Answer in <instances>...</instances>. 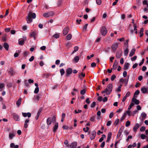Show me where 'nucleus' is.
<instances>
[{"mask_svg":"<svg viewBox=\"0 0 148 148\" xmlns=\"http://www.w3.org/2000/svg\"><path fill=\"white\" fill-rule=\"evenodd\" d=\"M113 86L112 84H109L107 86V88L101 92V93H106V95H108L110 94L112 91Z\"/></svg>","mask_w":148,"mask_h":148,"instance_id":"f257e3e1","label":"nucleus"},{"mask_svg":"<svg viewBox=\"0 0 148 148\" xmlns=\"http://www.w3.org/2000/svg\"><path fill=\"white\" fill-rule=\"evenodd\" d=\"M36 17V14L34 13H32L31 12H29L27 17V21L28 23H30L32 22V18L34 19Z\"/></svg>","mask_w":148,"mask_h":148,"instance_id":"f03ea898","label":"nucleus"},{"mask_svg":"<svg viewBox=\"0 0 148 148\" xmlns=\"http://www.w3.org/2000/svg\"><path fill=\"white\" fill-rule=\"evenodd\" d=\"M54 14V12L53 11H49L44 13L43 16L47 18L49 16H52Z\"/></svg>","mask_w":148,"mask_h":148,"instance_id":"7ed1b4c3","label":"nucleus"},{"mask_svg":"<svg viewBox=\"0 0 148 148\" xmlns=\"http://www.w3.org/2000/svg\"><path fill=\"white\" fill-rule=\"evenodd\" d=\"M23 39L22 40L21 39H19L18 40V44L20 45H23L25 43V42L27 38L26 36H23Z\"/></svg>","mask_w":148,"mask_h":148,"instance_id":"20e7f679","label":"nucleus"},{"mask_svg":"<svg viewBox=\"0 0 148 148\" xmlns=\"http://www.w3.org/2000/svg\"><path fill=\"white\" fill-rule=\"evenodd\" d=\"M107 32V29L105 26H103L100 29V33L103 36H105Z\"/></svg>","mask_w":148,"mask_h":148,"instance_id":"39448f33","label":"nucleus"},{"mask_svg":"<svg viewBox=\"0 0 148 148\" xmlns=\"http://www.w3.org/2000/svg\"><path fill=\"white\" fill-rule=\"evenodd\" d=\"M72 69L71 68H67L66 70V77H69V75L71 74L72 72Z\"/></svg>","mask_w":148,"mask_h":148,"instance_id":"423d86ee","label":"nucleus"},{"mask_svg":"<svg viewBox=\"0 0 148 148\" xmlns=\"http://www.w3.org/2000/svg\"><path fill=\"white\" fill-rule=\"evenodd\" d=\"M118 44L117 42H115L113 43L111 46V48L112 51L115 52L116 49L118 48Z\"/></svg>","mask_w":148,"mask_h":148,"instance_id":"0eeeda50","label":"nucleus"},{"mask_svg":"<svg viewBox=\"0 0 148 148\" xmlns=\"http://www.w3.org/2000/svg\"><path fill=\"white\" fill-rule=\"evenodd\" d=\"M122 55V52L121 51H116V57L117 58H120Z\"/></svg>","mask_w":148,"mask_h":148,"instance_id":"6e6552de","label":"nucleus"},{"mask_svg":"<svg viewBox=\"0 0 148 148\" xmlns=\"http://www.w3.org/2000/svg\"><path fill=\"white\" fill-rule=\"evenodd\" d=\"M69 30V28L68 27H65L63 31V34L64 35H66L68 33Z\"/></svg>","mask_w":148,"mask_h":148,"instance_id":"1a4fd4ad","label":"nucleus"},{"mask_svg":"<svg viewBox=\"0 0 148 148\" xmlns=\"http://www.w3.org/2000/svg\"><path fill=\"white\" fill-rule=\"evenodd\" d=\"M141 90L142 92L144 94H146L148 93V86L147 88L143 87L141 88Z\"/></svg>","mask_w":148,"mask_h":148,"instance_id":"9d476101","label":"nucleus"},{"mask_svg":"<svg viewBox=\"0 0 148 148\" xmlns=\"http://www.w3.org/2000/svg\"><path fill=\"white\" fill-rule=\"evenodd\" d=\"M96 136V132L95 131H93L92 132L90 135V139L92 140L94 139Z\"/></svg>","mask_w":148,"mask_h":148,"instance_id":"9b49d317","label":"nucleus"},{"mask_svg":"<svg viewBox=\"0 0 148 148\" xmlns=\"http://www.w3.org/2000/svg\"><path fill=\"white\" fill-rule=\"evenodd\" d=\"M22 114L23 116L25 117L27 116L28 118H29L31 116V114L30 112H22Z\"/></svg>","mask_w":148,"mask_h":148,"instance_id":"f8f14e48","label":"nucleus"},{"mask_svg":"<svg viewBox=\"0 0 148 148\" xmlns=\"http://www.w3.org/2000/svg\"><path fill=\"white\" fill-rule=\"evenodd\" d=\"M118 64V61L117 60H115L114 61V64H113L112 68L114 70H115L117 68Z\"/></svg>","mask_w":148,"mask_h":148,"instance_id":"ddd939ff","label":"nucleus"},{"mask_svg":"<svg viewBox=\"0 0 148 148\" xmlns=\"http://www.w3.org/2000/svg\"><path fill=\"white\" fill-rule=\"evenodd\" d=\"M13 117L14 119L16 121H18L20 120V119L18 116L16 114H13Z\"/></svg>","mask_w":148,"mask_h":148,"instance_id":"4468645a","label":"nucleus"},{"mask_svg":"<svg viewBox=\"0 0 148 148\" xmlns=\"http://www.w3.org/2000/svg\"><path fill=\"white\" fill-rule=\"evenodd\" d=\"M30 37H33L34 38V40L36 39V33L35 31H34L32 32L31 33H30Z\"/></svg>","mask_w":148,"mask_h":148,"instance_id":"2eb2a0df","label":"nucleus"},{"mask_svg":"<svg viewBox=\"0 0 148 148\" xmlns=\"http://www.w3.org/2000/svg\"><path fill=\"white\" fill-rule=\"evenodd\" d=\"M132 101L134 102L135 104L138 105L140 103L139 101L134 97H133L132 99Z\"/></svg>","mask_w":148,"mask_h":148,"instance_id":"dca6fc26","label":"nucleus"},{"mask_svg":"<svg viewBox=\"0 0 148 148\" xmlns=\"http://www.w3.org/2000/svg\"><path fill=\"white\" fill-rule=\"evenodd\" d=\"M40 97V95H38L34 96V98L33 99L35 101L37 102L39 101Z\"/></svg>","mask_w":148,"mask_h":148,"instance_id":"f3484780","label":"nucleus"},{"mask_svg":"<svg viewBox=\"0 0 148 148\" xmlns=\"http://www.w3.org/2000/svg\"><path fill=\"white\" fill-rule=\"evenodd\" d=\"M140 127L139 124L138 123H136L135 126L133 128V130L135 132L138 128Z\"/></svg>","mask_w":148,"mask_h":148,"instance_id":"a211bd4d","label":"nucleus"},{"mask_svg":"<svg viewBox=\"0 0 148 148\" xmlns=\"http://www.w3.org/2000/svg\"><path fill=\"white\" fill-rule=\"evenodd\" d=\"M77 146V143L74 142L72 143L70 145L71 148H76Z\"/></svg>","mask_w":148,"mask_h":148,"instance_id":"6ab92c4d","label":"nucleus"},{"mask_svg":"<svg viewBox=\"0 0 148 148\" xmlns=\"http://www.w3.org/2000/svg\"><path fill=\"white\" fill-rule=\"evenodd\" d=\"M3 47L7 51H8V50L9 46L8 43L5 42L3 44Z\"/></svg>","mask_w":148,"mask_h":148,"instance_id":"aec40b11","label":"nucleus"},{"mask_svg":"<svg viewBox=\"0 0 148 148\" xmlns=\"http://www.w3.org/2000/svg\"><path fill=\"white\" fill-rule=\"evenodd\" d=\"M135 49H133L131 50V51L129 54V56L130 57L134 55L135 54Z\"/></svg>","mask_w":148,"mask_h":148,"instance_id":"412c9836","label":"nucleus"},{"mask_svg":"<svg viewBox=\"0 0 148 148\" xmlns=\"http://www.w3.org/2000/svg\"><path fill=\"white\" fill-rule=\"evenodd\" d=\"M29 119H26L25 120V123L24 125V127L25 128H27L28 125L27 124V123H29Z\"/></svg>","mask_w":148,"mask_h":148,"instance_id":"4be33fe9","label":"nucleus"},{"mask_svg":"<svg viewBox=\"0 0 148 148\" xmlns=\"http://www.w3.org/2000/svg\"><path fill=\"white\" fill-rule=\"evenodd\" d=\"M112 136V133L111 132H110L108 133V138H107V140H106V142H108L110 140L111 137Z\"/></svg>","mask_w":148,"mask_h":148,"instance_id":"5701e85b","label":"nucleus"},{"mask_svg":"<svg viewBox=\"0 0 148 148\" xmlns=\"http://www.w3.org/2000/svg\"><path fill=\"white\" fill-rule=\"evenodd\" d=\"M51 120L50 117L48 118L47 120V123L48 125H50L51 123Z\"/></svg>","mask_w":148,"mask_h":148,"instance_id":"b1692460","label":"nucleus"},{"mask_svg":"<svg viewBox=\"0 0 148 148\" xmlns=\"http://www.w3.org/2000/svg\"><path fill=\"white\" fill-rule=\"evenodd\" d=\"M58 123H56L55 125L54 126L53 129V131L54 132H55L56 130L58 129Z\"/></svg>","mask_w":148,"mask_h":148,"instance_id":"393cba45","label":"nucleus"},{"mask_svg":"<svg viewBox=\"0 0 148 148\" xmlns=\"http://www.w3.org/2000/svg\"><path fill=\"white\" fill-rule=\"evenodd\" d=\"M21 98H20L16 102V105L18 106V107H19L21 105Z\"/></svg>","mask_w":148,"mask_h":148,"instance_id":"a878e982","label":"nucleus"},{"mask_svg":"<svg viewBox=\"0 0 148 148\" xmlns=\"http://www.w3.org/2000/svg\"><path fill=\"white\" fill-rule=\"evenodd\" d=\"M129 64L128 63H125L124 67V69L125 70H127L129 68Z\"/></svg>","mask_w":148,"mask_h":148,"instance_id":"bb28decb","label":"nucleus"},{"mask_svg":"<svg viewBox=\"0 0 148 148\" xmlns=\"http://www.w3.org/2000/svg\"><path fill=\"white\" fill-rule=\"evenodd\" d=\"M144 31V29L143 28H141L140 30V37H142L143 35V32Z\"/></svg>","mask_w":148,"mask_h":148,"instance_id":"cd10ccee","label":"nucleus"},{"mask_svg":"<svg viewBox=\"0 0 148 148\" xmlns=\"http://www.w3.org/2000/svg\"><path fill=\"white\" fill-rule=\"evenodd\" d=\"M8 72L11 74V75H12L14 73L13 69L11 68L9 69Z\"/></svg>","mask_w":148,"mask_h":148,"instance_id":"c85d7f7f","label":"nucleus"},{"mask_svg":"<svg viewBox=\"0 0 148 148\" xmlns=\"http://www.w3.org/2000/svg\"><path fill=\"white\" fill-rule=\"evenodd\" d=\"M122 132V130L121 128H120L119 130V132L117 136V138H118L121 136Z\"/></svg>","mask_w":148,"mask_h":148,"instance_id":"c756f323","label":"nucleus"},{"mask_svg":"<svg viewBox=\"0 0 148 148\" xmlns=\"http://www.w3.org/2000/svg\"><path fill=\"white\" fill-rule=\"evenodd\" d=\"M147 116L146 114L144 112H142L141 114V116L144 118V119L147 117Z\"/></svg>","mask_w":148,"mask_h":148,"instance_id":"7c9ffc66","label":"nucleus"},{"mask_svg":"<svg viewBox=\"0 0 148 148\" xmlns=\"http://www.w3.org/2000/svg\"><path fill=\"white\" fill-rule=\"evenodd\" d=\"M5 86L4 84L3 83H0V91H2V88Z\"/></svg>","mask_w":148,"mask_h":148,"instance_id":"2f4dec72","label":"nucleus"},{"mask_svg":"<svg viewBox=\"0 0 148 148\" xmlns=\"http://www.w3.org/2000/svg\"><path fill=\"white\" fill-rule=\"evenodd\" d=\"M18 52H16L14 53V56L15 57H17L19 55V54L20 53L21 51L20 50H18V51H17Z\"/></svg>","mask_w":148,"mask_h":148,"instance_id":"473e14b6","label":"nucleus"},{"mask_svg":"<svg viewBox=\"0 0 148 148\" xmlns=\"http://www.w3.org/2000/svg\"><path fill=\"white\" fill-rule=\"evenodd\" d=\"M127 48H127L125 49L124 51V55L125 56H127L128 54V50Z\"/></svg>","mask_w":148,"mask_h":148,"instance_id":"72a5a7b5","label":"nucleus"},{"mask_svg":"<svg viewBox=\"0 0 148 148\" xmlns=\"http://www.w3.org/2000/svg\"><path fill=\"white\" fill-rule=\"evenodd\" d=\"M126 116V114L125 113H124L123 115L122 116L120 119L121 121H122L125 119Z\"/></svg>","mask_w":148,"mask_h":148,"instance_id":"f704fd0d","label":"nucleus"},{"mask_svg":"<svg viewBox=\"0 0 148 148\" xmlns=\"http://www.w3.org/2000/svg\"><path fill=\"white\" fill-rule=\"evenodd\" d=\"M60 72L62 76L65 73L64 70L63 69H60Z\"/></svg>","mask_w":148,"mask_h":148,"instance_id":"c9c22d12","label":"nucleus"},{"mask_svg":"<svg viewBox=\"0 0 148 148\" xmlns=\"http://www.w3.org/2000/svg\"><path fill=\"white\" fill-rule=\"evenodd\" d=\"M39 91V88L38 87H36L35 89L34 92L35 94L38 93Z\"/></svg>","mask_w":148,"mask_h":148,"instance_id":"e433bc0d","label":"nucleus"},{"mask_svg":"<svg viewBox=\"0 0 148 148\" xmlns=\"http://www.w3.org/2000/svg\"><path fill=\"white\" fill-rule=\"evenodd\" d=\"M79 57L78 56H75L74 58L75 62H77L79 61Z\"/></svg>","mask_w":148,"mask_h":148,"instance_id":"4c0bfd02","label":"nucleus"},{"mask_svg":"<svg viewBox=\"0 0 148 148\" xmlns=\"http://www.w3.org/2000/svg\"><path fill=\"white\" fill-rule=\"evenodd\" d=\"M66 38L67 40H70L72 38V35L70 34H69L67 35Z\"/></svg>","mask_w":148,"mask_h":148,"instance_id":"58836bf2","label":"nucleus"},{"mask_svg":"<svg viewBox=\"0 0 148 148\" xmlns=\"http://www.w3.org/2000/svg\"><path fill=\"white\" fill-rule=\"evenodd\" d=\"M86 92V90L85 89H83L80 91V94L82 95H84L85 94Z\"/></svg>","mask_w":148,"mask_h":148,"instance_id":"ea45409f","label":"nucleus"},{"mask_svg":"<svg viewBox=\"0 0 148 148\" xmlns=\"http://www.w3.org/2000/svg\"><path fill=\"white\" fill-rule=\"evenodd\" d=\"M78 49V47L77 46H75L74 48V50L73 51L72 53H73L76 51H77Z\"/></svg>","mask_w":148,"mask_h":148,"instance_id":"a19ab883","label":"nucleus"},{"mask_svg":"<svg viewBox=\"0 0 148 148\" xmlns=\"http://www.w3.org/2000/svg\"><path fill=\"white\" fill-rule=\"evenodd\" d=\"M134 105V103H131L130 104V106H129L128 108V109L129 110H130L131 108H132V107Z\"/></svg>","mask_w":148,"mask_h":148,"instance_id":"79ce46f5","label":"nucleus"},{"mask_svg":"<svg viewBox=\"0 0 148 148\" xmlns=\"http://www.w3.org/2000/svg\"><path fill=\"white\" fill-rule=\"evenodd\" d=\"M53 36L56 38H58L59 37L60 35L59 34H56L53 35Z\"/></svg>","mask_w":148,"mask_h":148,"instance_id":"37998d69","label":"nucleus"},{"mask_svg":"<svg viewBox=\"0 0 148 148\" xmlns=\"http://www.w3.org/2000/svg\"><path fill=\"white\" fill-rule=\"evenodd\" d=\"M130 122L129 121H127L126 122L125 124V126L128 127L130 126Z\"/></svg>","mask_w":148,"mask_h":148,"instance_id":"c03bdc74","label":"nucleus"},{"mask_svg":"<svg viewBox=\"0 0 148 148\" xmlns=\"http://www.w3.org/2000/svg\"><path fill=\"white\" fill-rule=\"evenodd\" d=\"M119 119H117L116 120L114 123V125H117L119 123Z\"/></svg>","mask_w":148,"mask_h":148,"instance_id":"a18cd8bd","label":"nucleus"},{"mask_svg":"<svg viewBox=\"0 0 148 148\" xmlns=\"http://www.w3.org/2000/svg\"><path fill=\"white\" fill-rule=\"evenodd\" d=\"M14 136V133H11L9 135V138L12 139V138Z\"/></svg>","mask_w":148,"mask_h":148,"instance_id":"49530a36","label":"nucleus"},{"mask_svg":"<svg viewBox=\"0 0 148 148\" xmlns=\"http://www.w3.org/2000/svg\"><path fill=\"white\" fill-rule=\"evenodd\" d=\"M116 77V76L115 75H113L111 78V80L112 81H113L114 80V79H115Z\"/></svg>","mask_w":148,"mask_h":148,"instance_id":"de8ad7c7","label":"nucleus"},{"mask_svg":"<svg viewBox=\"0 0 148 148\" xmlns=\"http://www.w3.org/2000/svg\"><path fill=\"white\" fill-rule=\"evenodd\" d=\"M101 38L100 36H98L97 38L96 39V42H99L100 40H101Z\"/></svg>","mask_w":148,"mask_h":148,"instance_id":"09e8293b","label":"nucleus"},{"mask_svg":"<svg viewBox=\"0 0 148 148\" xmlns=\"http://www.w3.org/2000/svg\"><path fill=\"white\" fill-rule=\"evenodd\" d=\"M146 128L144 126H142L140 127V130L141 132H143L145 130Z\"/></svg>","mask_w":148,"mask_h":148,"instance_id":"8fccbe9b","label":"nucleus"},{"mask_svg":"<svg viewBox=\"0 0 148 148\" xmlns=\"http://www.w3.org/2000/svg\"><path fill=\"white\" fill-rule=\"evenodd\" d=\"M94 54H92L91 55L89 56H87V58L88 60H89L91 58H92L94 56Z\"/></svg>","mask_w":148,"mask_h":148,"instance_id":"3c124183","label":"nucleus"},{"mask_svg":"<svg viewBox=\"0 0 148 148\" xmlns=\"http://www.w3.org/2000/svg\"><path fill=\"white\" fill-rule=\"evenodd\" d=\"M95 116L92 117L90 119V121L92 122L95 121Z\"/></svg>","mask_w":148,"mask_h":148,"instance_id":"603ef678","label":"nucleus"},{"mask_svg":"<svg viewBox=\"0 0 148 148\" xmlns=\"http://www.w3.org/2000/svg\"><path fill=\"white\" fill-rule=\"evenodd\" d=\"M137 58V56H135L133 57H132L131 58V60L132 61H133L136 59Z\"/></svg>","mask_w":148,"mask_h":148,"instance_id":"864d4df0","label":"nucleus"},{"mask_svg":"<svg viewBox=\"0 0 148 148\" xmlns=\"http://www.w3.org/2000/svg\"><path fill=\"white\" fill-rule=\"evenodd\" d=\"M96 105V103L94 101L91 105V107L92 108H94Z\"/></svg>","mask_w":148,"mask_h":148,"instance_id":"5fc2aeb1","label":"nucleus"},{"mask_svg":"<svg viewBox=\"0 0 148 148\" xmlns=\"http://www.w3.org/2000/svg\"><path fill=\"white\" fill-rule=\"evenodd\" d=\"M129 77H128V78L127 79H126L125 81V86H126L128 82L129 79Z\"/></svg>","mask_w":148,"mask_h":148,"instance_id":"6e6d98bb","label":"nucleus"},{"mask_svg":"<svg viewBox=\"0 0 148 148\" xmlns=\"http://www.w3.org/2000/svg\"><path fill=\"white\" fill-rule=\"evenodd\" d=\"M96 2L99 5H100L101 2V0H96Z\"/></svg>","mask_w":148,"mask_h":148,"instance_id":"4d7b16f0","label":"nucleus"},{"mask_svg":"<svg viewBox=\"0 0 148 148\" xmlns=\"http://www.w3.org/2000/svg\"><path fill=\"white\" fill-rule=\"evenodd\" d=\"M132 138V136L131 135L129 136L126 139V141L128 142L130 139H131Z\"/></svg>","mask_w":148,"mask_h":148,"instance_id":"13d9d810","label":"nucleus"},{"mask_svg":"<svg viewBox=\"0 0 148 148\" xmlns=\"http://www.w3.org/2000/svg\"><path fill=\"white\" fill-rule=\"evenodd\" d=\"M130 95V92L128 91L126 93L125 95V96L126 97H127L129 96Z\"/></svg>","mask_w":148,"mask_h":148,"instance_id":"bf43d9fd","label":"nucleus"},{"mask_svg":"<svg viewBox=\"0 0 148 148\" xmlns=\"http://www.w3.org/2000/svg\"><path fill=\"white\" fill-rule=\"evenodd\" d=\"M6 38H7V36L6 35H5V36H3V37L2 40H3V41L5 42V41H6V39H7Z\"/></svg>","mask_w":148,"mask_h":148,"instance_id":"052dcab7","label":"nucleus"},{"mask_svg":"<svg viewBox=\"0 0 148 148\" xmlns=\"http://www.w3.org/2000/svg\"><path fill=\"white\" fill-rule=\"evenodd\" d=\"M127 75V72L125 71H124L123 72V75L124 77H126V76Z\"/></svg>","mask_w":148,"mask_h":148,"instance_id":"680f3d73","label":"nucleus"},{"mask_svg":"<svg viewBox=\"0 0 148 148\" xmlns=\"http://www.w3.org/2000/svg\"><path fill=\"white\" fill-rule=\"evenodd\" d=\"M82 112L81 110H78L77 111V110H75V114H78V113H81Z\"/></svg>","mask_w":148,"mask_h":148,"instance_id":"e2e57ef3","label":"nucleus"},{"mask_svg":"<svg viewBox=\"0 0 148 148\" xmlns=\"http://www.w3.org/2000/svg\"><path fill=\"white\" fill-rule=\"evenodd\" d=\"M140 93V91L139 90H136L134 92V96L135 95H138Z\"/></svg>","mask_w":148,"mask_h":148,"instance_id":"0e129e2a","label":"nucleus"},{"mask_svg":"<svg viewBox=\"0 0 148 148\" xmlns=\"http://www.w3.org/2000/svg\"><path fill=\"white\" fill-rule=\"evenodd\" d=\"M46 48V46H43L41 47L40 48V49L41 50L44 51V50H45Z\"/></svg>","mask_w":148,"mask_h":148,"instance_id":"69168bd1","label":"nucleus"},{"mask_svg":"<svg viewBox=\"0 0 148 148\" xmlns=\"http://www.w3.org/2000/svg\"><path fill=\"white\" fill-rule=\"evenodd\" d=\"M34 57L33 56H32L29 59V61L30 62H32L34 60Z\"/></svg>","mask_w":148,"mask_h":148,"instance_id":"338daca9","label":"nucleus"},{"mask_svg":"<svg viewBox=\"0 0 148 148\" xmlns=\"http://www.w3.org/2000/svg\"><path fill=\"white\" fill-rule=\"evenodd\" d=\"M108 100V98L106 97H105L103 99V102H106Z\"/></svg>","mask_w":148,"mask_h":148,"instance_id":"774afa93","label":"nucleus"}]
</instances>
